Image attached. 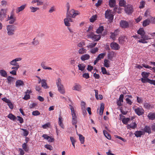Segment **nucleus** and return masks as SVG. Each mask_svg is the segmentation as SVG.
<instances>
[{
	"label": "nucleus",
	"mask_w": 155,
	"mask_h": 155,
	"mask_svg": "<svg viewBox=\"0 0 155 155\" xmlns=\"http://www.w3.org/2000/svg\"><path fill=\"white\" fill-rule=\"evenodd\" d=\"M142 39H145L146 40H148L150 39H151L150 38L148 35H146V34L144 35H143V36L142 37Z\"/></svg>",
	"instance_id": "338daca9"
},
{
	"label": "nucleus",
	"mask_w": 155,
	"mask_h": 155,
	"mask_svg": "<svg viewBox=\"0 0 155 155\" xmlns=\"http://www.w3.org/2000/svg\"><path fill=\"white\" fill-rule=\"evenodd\" d=\"M143 106L144 107L147 109H149L151 107V105L147 103H145L143 104Z\"/></svg>",
	"instance_id": "603ef678"
},
{
	"label": "nucleus",
	"mask_w": 155,
	"mask_h": 155,
	"mask_svg": "<svg viewBox=\"0 0 155 155\" xmlns=\"http://www.w3.org/2000/svg\"><path fill=\"white\" fill-rule=\"evenodd\" d=\"M30 8L31 9V12H35L39 9L38 7H34L32 6H31Z\"/></svg>",
	"instance_id": "a18cd8bd"
},
{
	"label": "nucleus",
	"mask_w": 155,
	"mask_h": 155,
	"mask_svg": "<svg viewBox=\"0 0 155 155\" xmlns=\"http://www.w3.org/2000/svg\"><path fill=\"white\" fill-rule=\"evenodd\" d=\"M119 41V43L121 44L124 43L125 41V36H121L119 37L118 38Z\"/></svg>",
	"instance_id": "ea45409f"
},
{
	"label": "nucleus",
	"mask_w": 155,
	"mask_h": 155,
	"mask_svg": "<svg viewBox=\"0 0 155 155\" xmlns=\"http://www.w3.org/2000/svg\"><path fill=\"white\" fill-rule=\"evenodd\" d=\"M126 2L124 0H119V5L120 6L125 7L126 5Z\"/></svg>",
	"instance_id": "7c9ffc66"
},
{
	"label": "nucleus",
	"mask_w": 155,
	"mask_h": 155,
	"mask_svg": "<svg viewBox=\"0 0 155 155\" xmlns=\"http://www.w3.org/2000/svg\"><path fill=\"white\" fill-rule=\"evenodd\" d=\"M81 87L80 85L78 84H75V85L74 86L73 88V90L75 91H79Z\"/></svg>",
	"instance_id": "5701e85b"
},
{
	"label": "nucleus",
	"mask_w": 155,
	"mask_h": 155,
	"mask_svg": "<svg viewBox=\"0 0 155 155\" xmlns=\"http://www.w3.org/2000/svg\"><path fill=\"white\" fill-rule=\"evenodd\" d=\"M104 30V27L102 26H100L96 30V32L97 34H99L102 33Z\"/></svg>",
	"instance_id": "f3484780"
},
{
	"label": "nucleus",
	"mask_w": 155,
	"mask_h": 155,
	"mask_svg": "<svg viewBox=\"0 0 155 155\" xmlns=\"http://www.w3.org/2000/svg\"><path fill=\"white\" fill-rule=\"evenodd\" d=\"M17 117L18 118L17 120L19 121L20 123L22 124L24 122V120L22 117L19 116H17Z\"/></svg>",
	"instance_id": "13d9d810"
},
{
	"label": "nucleus",
	"mask_w": 155,
	"mask_h": 155,
	"mask_svg": "<svg viewBox=\"0 0 155 155\" xmlns=\"http://www.w3.org/2000/svg\"><path fill=\"white\" fill-rule=\"evenodd\" d=\"M103 133L106 138H107L108 140L111 139V136L107 131L105 130H103Z\"/></svg>",
	"instance_id": "a878e982"
},
{
	"label": "nucleus",
	"mask_w": 155,
	"mask_h": 155,
	"mask_svg": "<svg viewBox=\"0 0 155 155\" xmlns=\"http://www.w3.org/2000/svg\"><path fill=\"white\" fill-rule=\"evenodd\" d=\"M45 148L50 150H53V147L50 145L46 144L45 145Z\"/></svg>",
	"instance_id": "6e6d98bb"
},
{
	"label": "nucleus",
	"mask_w": 155,
	"mask_h": 155,
	"mask_svg": "<svg viewBox=\"0 0 155 155\" xmlns=\"http://www.w3.org/2000/svg\"><path fill=\"white\" fill-rule=\"evenodd\" d=\"M143 131L144 132L147 133L149 134H150L151 133V128L150 127L146 126L144 127Z\"/></svg>",
	"instance_id": "aec40b11"
},
{
	"label": "nucleus",
	"mask_w": 155,
	"mask_h": 155,
	"mask_svg": "<svg viewBox=\"0 0 155 155\" xmlns=\"http://www.w3.org/2000/svg\"><path fill=\"white\" fill-rule=\"evenodd\" d=\"M6 10L2 9L0 12V20L2 21L6 17Z\"/></svg>",
	"instance_id": "0eeeda50"
},
{
	"label": "nucleus",
	"mask_w": 155,
	"mask_h": 155,
	"mask_svg": "<svg viewBox=\"0 0 155 155\" xmlns=\"http://www.w3.org/2000/svg\"><path fill=\"white\" fill-rule=\"evenodd\" d=\"M145 5V2L143 1H141L140 2V5L139 8L140 9L143 8L144 7Z\"/></svg>",
	"instance_id": "5fc2aeb1"
},
{
	"label": "nucleus",
	"mask_w": 155,
	"mask_h": 155,
	"mask_svg": "<svg viewBox=\"0 0 155 155\" xmlns=\"http://www.w3.org/2000/svg\"><path fill=\"white\" fill-rule=\"evenodd\" d=\"M130 118H124L122 120V123L124 124H127L128 122L130 120Z\"/></svg>",
	"instance_id": "a19ab883"
},
{
	"label": "nucleus",
	"mask_w": 155,
	"mask_h": 155,
	"mask_svg": "<svg viewBox=\"0 0 155 155\" xmlns=\"http://www.w3.org/2000/svg\"><path fill=\"white\" fill-rule=\"evenodd\" d=\"M110 46L111 48L113 50H118L120 48L119 45L114 42L111 43L110 44Z\"/></svg>",
	"instance_id": "6e6552de"
},
{
	"label": "nucleus",
	"mask_w": 155,
	"mask_h": 155,
	"mask_svg": "<svg viewBox=\"0 0 155 155\" xmlns=\"http://www.w3.org/2000/svg\"><path fill=\"white\" fill-rule=\"evenodd\" d=\"M40 113L38 110H35L32 112V114L34 116H37L39 115Z\"/></svg>",
	"instance_id": "680f3d73"
},
{
	"label": "nucleus",
	"mask_w": 155,
	"mask_h": 155,
	"mask_svg": "<svg viewBox=\"0 0 155 155\" xmlns=\"http://www.w3.org/2000/svg\"><path fill=\"white\" fill-rule=\"evenodd\" d=\"M144 133L141 131H135L134 134L137 137H140L142 135H144Z\"/></svg>",
	"instance_id": "2eb2a0df"
},
{
	"label": "nucleus",
	"mask_w": 155,
	"mask_h": 155,
	"mask_svg": "<svg viewBox=\"0 0 155 155\" xmlns=\"http://www.w3.org/2000/svg\"><path fill=\"white\" fill-rule=\"evenodd\" d=\"M97 44V43L93 42L90 44V45L87 46V47L90 48H92L94 47Z\"/></svg>",
	"instance_id": "49530a36"
},
{
	"label": "nucleus",
	"mask_w": 155,
	"mask_h": 155,
	"mask_svg": "<svg viewBox=\"0 0 155 155\" xmlns=\"http://www.w3.org/2000/svg\"><path fill=\"white\" fill-rule=\"evenodd\" d=\"M82 76L86 79H88L90 78L89 74L87 73H84L82 75Z\"/></svg>",
	"instance_id": "052dcab7"
},
{
	"label": "nucleus",
	"mask_w": 155,
	"mask_h": 155,
	"mask_svg": "<svg viewBox=\"0 0 155 155\" xmlns=\"http://www.w3.org/2000/svg\"><path fill=\"white\" fill-rule=\"evenodd\" d=\"M97 18V17L96 15H93L90 19V21L91 22H94L96 20Z\"/></svg>",
	"instance_id": "de8ad7c7"
},
{
	"label": "nucleus",
	"mask_w": 155,
	"mask_h": 155,
	"mask_svg": "<svg viewBox=\"0 0 155 155\" xmlns=\"http://www.w3.org/2000/svg\"><path fill=\"white\" fill-rule=\"evenodd\" d=\"M150 74V73L149 72L143 71L141 73V74L143 77L142 78H148Z\"/></svg>",
	"instance_id": "cd10ccee"
},
{
	"label": "nucleus",
	"mask_w": 155,
	"mask_h": 155,
	"mask_svg": "<svg viewBox=\"0 0 155 155\" xmlns=\"http://www.w3.org/2000/svg\"><path fill=\"white\" fill-rule=\"evenodd\" d=\"M147 117L149 120H153L155 119V113L150 112L148 114Z\"/></svg>",
	"instance_id": "4468645a"
},
{
	"label": "nucleus",
	"mask_w": 155,
	"mask_h": 155,
	"mask_svg": "<svg viewBox=\"0 0 155 155\" xmlns=\"http://www.w3.org/2000/svg\"><path fill=\"white\" fill-rule=\"evenodd\" d=\"M24 85L23 81L21 80H18L16 81L15 85L17 87Z\"/></svg>",
	"instance_id": "b1692460"
},
{
	"label": "nucleus",
	"mask_w": 155,
	"mask_h": 155,
	"mask_svg": "<svg viewBox=\"0 0 155 155\" xmlns=\"http://www.w3.org/2000/svg\"><path fill=\"white\" fill-rule=\"evenodd\" d=\"M10 64L11 65L14 66H17V65H19L18 63L17 62L15 61V60L14 59L12 60L10 62Z\"/></svg>",
	"instance_id": "8fccbe9b"
},
{
	"label": "nucleus",
	"mask_w": 155,
	"mask_h": 155,
	"mask_svg": "<svg viewBox=\"0 0 155 155\" xmlns=\"http://www.w3.org/2000/svg\"><path fill=\"white\" fill-rule=\"evenodd\" d=\"M14 18H16V17L14 16L13 12H12L10 13V16L9 17V15L8 16V20L14 19Z\"/></svg>",
	"instance_id": "3c124183"
},
{
	"label": "nucleus",
	"mask_w": 155,
	"mask_h": 155,
	"mask_svg": "<svg viewBox=\"0 0 155 155\" xmlns=\"http://www.w3.org/2000/svg\"><path fill=\"white\" fill-rule=\"evenodd\" d=\"M121 8L120 7L118 8L117 7H115L114 8V12H117L119 14L121 12Z\"/></svg>",
	"instance_id": "473e14b6"
},
{
	"label": "nucleus",
	"mask_w": 155,
	"mask_h": 155,
	"mask_svg": "<svg viewBox=\"0 0 155 155\" xmlns=\"http://www.w3.org/2000/svg\"><path fill=\"white\" fill-rule=\"evenodd\" d=\"M26 6V5H21L20 7H18L16 10V12L18 13L19 12L23 10L25 8Z\"/></svg>",
	"instance_id": "393cba45"
},
{
	"label": "nucleus",
	"mask_w": 155,
	"mask_h": 155,
	"mask_svg": "<svg viewBox=\"0 0 155 155\" xmlns=\"http://www.w3.org/2000/svg\"><path fill=\"white\" fill-rule=\"evenodd\" d=\"M105 54V53L100 54L98 55L97 57L96 58L99 61L101 59L103 58Z\"/></svg>",
	"instance_id": "f704fd0d"
},
{
	"label": "nucleus",
	"mask_w": 155,
	"mask_h": 155,
	"mask_svg": "<svg viewBox=\"0 0 155 155\" xmlns=\"http://www.w3.org/2000/svg\"><path fill=\"white\" fill-rule=\"evenodd\" d=\"M150 24L151 23L155 25V17H152L150 16V18H149Z\"/></svg>",
	"instance_id": "58836bf2"
},
{
	"label": "nucleus",
	"mask_w": 155,
	"mask_h": 155,
	"mask_svg": "<svg viewBox=\"0 0 155 155\" xmlns=\"http://www.w3.org/2000/svg\"><path fill=\"white\" fill-rule=\"evenodd\" d=\"M150 79L148 78H141V82L144 83H146L147 82L149 83V81L150 80Z\"/></svg>",
	"instance_id": "e433bc0d"
},
{
	"label": "nucleus",
	"mask_w": 155,
	"mask_h": 155,
	"mask_svg": "<svg viewBox=\"0 0 155 155\" xmlns=\"http://www.w3.org/2000/svg\"><path fill=\"white\" fill-rule=\"evenodd\" d=\"M35 38H34L33 39V41L32 42V43L33 45H37L39 44V42L37 40H35Z\"/></svg>",
	"instance_id": "e2e57ef3"
},
{
	"label": "nucleus",
	"mask_w": 155,
	"mask_h": 155,
	"mask_svg": "<svg viewBox=\"0 0 155 155\" xmlns=\"http://www.w3.org/2000/svg\"><path fill=\"white\" fill-rule=\"evenodd\" d=\"M126 101L127 104H128L130 105L132 104V102L129 98H127L126 99Z\"/></svg>",
	"instance_id": "69168bd1"
},
{
	"label": "nucleus",
	"mask_w": 155,
	"mask_h": 155,
	"mask_svg": "<svg viewBox=\"0 0 155 155\" xmlns=\"http://www.w3.org/2000/svg\"><path fill=\"white\" fill-rule=\"evenodd\" d=\"M105 16L106 18L112 20L113 19V15L112 14L110 10H107L105 11Z\"/></svg>",
	"instance_id": "39448f33"
},
{
	"label": "nucleus",
	"mask_w": 155,
	"mask_h": 155,
	"mask_svg": "<svg viewBox=\"0 0 155 155\" xmlns=\"http://www.w3.org/2000/svg\"><path fill=\"white\" fill-rule=\"evenodd\" d=\"M101 72L103 74H104L107 73V71L106 69L104 67H102L101 68Z\"/></svg>",
	"instance_id": "774afa93"
},
{
	"label": "nucleus",
	"mask_w": 155,
	"mask_h": 155,
	"mask_svg": "<svg viewBox=\"0 0 155 155\" xmlns=\"http://www.w3.org/2000/svg\"><path fill=\"white\" fill-rule=\"evenodd\" d=\"M41 86L45 89L48 88L49 87L48 86L46 82V80L45 79H42L41 82Z\"/></svg>",
	"instance_id": "ddd939ff"
},
{
	"label": "nucleus",
	"mask_w": 155,
	"mask_h": 155,
	"mask_svg": "<svg viewBox=\"0 0 155 155\" xmlns=\"http://www.w3.org/2000/svg\"><path fill=\"white\" fill-rule=\"evenodd\" d=\"M0 74L1 76L4 77H7V74L6 72L4 70H0Z\"/></svg>",
	"instance_id": "bb28decb"
},
{
	"label": "nucleus",
	"mask_w": 155,
	"mask_h": 155,
	"mask_svg": "<svg viewBox=\"0 0 155 155\" xmlns=\"http://www.w3.org/2000/svg\"><path fill=\"white\" fill-rule=\"evenodd\" d=\"M58 124L62 128H64V126L63 124L62 123V117L61 116L58 118Z\"/></svg>",
	"instance_id": "2f4dec72"
},
{
	"label": "nucleus",
	"mask_w": 155,
	"mask_h": 155,
	"mask_svg": "<svg viewBox=\"0 0 155 155\" xmlns=\"http://www.w3.org/2000/svg\"><path fill=\"white\" fill-rule=\"evenodd\" d=\"M98 50V48H95L91 49L90 51V52L93 54L95 53L96 52H97Z\"/></svg>",
	"instance_id": "864d4df0"
},
{
	"label": "nucleus",
	"mask_w": 155,
	"mask_h": 155,
	"mask_svg": "<svg viewBox=\"0 0 155 155\" xmlns=\"http://www.w3.org/2000/svg\"><path fill=\"white\" fill-rule=\"evenodd\" d=\"M16 27L14 25H8L7 27V34L9 35H12L14 34Z\"/></svg>",
	"instance_id": "7ed1b4c3"
},
{
	"label": "nucleus",
	"mask_w": 155,
	"mask_h": 155,
	"mask_svg": "<svg viewBox=\"0 0 155 155\" xmlns=\"http://www.w3.org/2000/svg\"><path fill=\"white\" fill-rule=\"evenodd\" d=\"M71 17H72V16L71 15V14L70 13V12H67V18H65L67 19V20L69 22H72V20L71 18Z\"/></svg>",
	"instance_id": "4c0bfd02"
},
{
	"label": "nucleus",
	"mask_w": 155,
	"mask_h": 155,
	"mask_svg": "<svg viewBox=\"0 0 155 155\" xmlns=\"http://www.w3.org/2000/svg\"><path fill=\"white\" fill-rule=\"evenodd\" d=\"M69 106L70 107V109L71 110V115L72 116V117H77V116L76 114V113L74 111V108L71 105H69Z\"/></svg>",
	"instance_id": "4be33fe9"
},
{
	"label": "nucleus",
	"mask_w": 155,
	"mask_h": 155,
	"mask_svg": "<svg viewBox=\"0 0 155 155\" xmlns=\"http://www.w3.org/2000/svg\"><path fill=\"white\" fill-rule=\"evenodd\" d=\"M90 58V56L88 54H85L82 55L81 57V59L83 61L89 59Z\"/></svg>",
	"instance_id": "9b49d317"
},
{
	"label": "nucleus",
	"mask_w": 155,
	"mask_h": 155,
	"mask_svg": "<svg viewBox=\"0 0 155 155\" xmlns=\"http://www.w3.org/2000/svg\"><path fill=\"white\" fill-rule=\"evenodd\" d=\"M110 61L107 59H105L104 61V66L106 68L110 67L109 63Z\"/></svg>",
	"instance_id": "72a5a7b5"
},
{
	"label": "nucleus",
	"mask_w": 155,
	"mask_h": 155,
	"mask_svg": "<svg viewBox=\"0 0 155 155\" xmlns=\"http://www.w3.org/2000/svg\"><path fill=\"white\" fill-rule=\"evenodd\" d=\"M104 108V106L103 103L101 104L100 106V114L102 115L103 114V111Z\"/></svg>",
	"instance_id": "c756f323"
},
{
	"label": "nucleus",
	"mask_w": 155,
	"mask_h": 155,
	"mask_svg": "<svg viewBox=\"0 0 155 155\" xmlns=\"http://www.w3.org/2000/svg\"><path fill=\"white\" fill-rule=\"evenodd\" d=\"M22 147L24 150L27 152L28 151V148L27 146L26 143H24L22 145Z\"/></svg>",
	"instance_id": "c03bdc74"
},
{
	"label": "nucleus",
	"mask_w": 155,
	"mask_h": 155,
	"mask_svg": "<svg viewBox=\"0 0 155 155\" xmlns=\"http://www.w3.org/2000/svg\"><path fill=\"white\" fill-rule=\"evenodd\" d=\"M114 53L113 52H111L109 53L108 54L107 57L109 59L112 60L113 56H114Z\"/></svg>",
	"instance_id": "37998d69"
},
{
	"label": "nucleus",
	"mask_w": 155,
	"mask_h": 155,
	"mask_svg": "<svg viewBox=\"0 0 155 155\" xmlns=\"http://www.w3.org/2000/svg\"><path fill=\"white\" fill-rule=\"evenodd\" d=\"M137 33L138 34L140 35L141 38L142 37H143V35L145 34V32L143 28H139L137 31Z\"/></svg>",
	"instance_id": "9d476101"
},
{
	"label": "nucleus",
	"mask_w": 155,
	"mask_h": 155,
	"mask_svg": "<svg viewBox=\"0 0 155 155\" xmlns=\"http://www.w3.org/2000/svg\"><path fill=\"white\" fill-rule=\"evenodd\" d=\"M79 137V139L81 144H83L84 142V137L81 134H79L78 135Z\"/></svg>",
	"instance_id": "c85d7f7f"
},
{
	"label": "nucleus",
	"mask_w": 155,
	"mask_h": 155,
	"mask_svg": "<svg viewBox=\"0 0 155 155\" xmlns=\"http://www.w3.org/2000/svg\"><path fill=\"white\" fill-rule=\"evenodd\" d=\"M124 7V11L127 14L131 15L134 11L133 6L130 4H128L126 5Z\"/></svg>",
	"instance_id": "20e7f679"
},
{
	"label": "nucleus",
	"mask_w": 155,
	"mask_h": 155,
	"mask_svg": "<svg viewBox=\"0 0 155 155\" xmlns=\"http://www.w3.org/2000/svg\"><path fill=\"white\" fill-rule=\"evenodd\" d=\"M102 0H98L97 1V2L95 4V6L97 7L99 6L102 4Z\"/></svg>",
	"instance_id": "0e129e2a"
},
{
	"label": "nucleus",
	"mask_w": 155,
	"mask_h": 155,
	"mask_svg": "<svg viewBox=\"0 0 155 155\" xmlns=\"http://www.w3.org/2000/svg\"><path fill=\"white\" fill-rule=\"evenodd\" d=\"M116 1L115 0H109V5L110 7H114L115 6Z\"/></svg>",
	"instance_id": "6ab92c4d"
},
{
	"label": "nucleus",
	"mask_w": 155,
	"mask_h": 155,
	"mask_svg": "<svg viewBox=\"0 0 155 155\" xmlns=\"http://www.w3.org/2000/svg\"><path fill=\"white\" fill-rule=\"evenodd\" d=\"M137 127V124L135 122H134L132 123L131 124H128L127 125V129L131 128L132 129H134Z\"/></svg>",
	"instance_id": "f8f14e48"
},
{
	"label": "nucleus",
	"mask_w": 155,
	"mask_h": 155,
	"mask_svg": "<svg viewBox=\"0 0 155 155\" xmlns=\"http://www.w3.org/2000/svg\"><path fill=\"white\" fill-rule=\"evenodd\" d=\"M78 52L80 54H83L86 52L87 50L84 48H82L79 49Z\"/></svg>",
	"instance_id": "c9c22d12"
},
{
	"label": "nucleus",
	"mask_w": 155,
	"mask_h": 155,
	"mask_svg": "<svg viewBox=\"0 0 155 155\" xmlns=\"http://www.w3.org/2000/svg\"><path fill=\"white\" fill-rule=\"evenodd\" d=\"M87 36L88 38H91L94 41H99L101 38L100 35H95L92 32H89Z\"/></svg>",
	"instance_id": "f03ea898"
},
{
	"label": "nucleus",
	"mask_w": 155,
	"mask_h": 155,
	"mask_svg": "<svg viewBox=\"0 0 155 155\" xmlns=\"http://www.w3.org/2000/svg\"><path fill=\"white\" fill-rule=\"evenodd\" d=\"M77 122V117H72V124L73 125H74V124H76Z\"/></svg>",
	"instance_id": "4d7b16f0"
},
{
	"label": "nucleus",
	"mask_w": 155,
	"mask_h": 155,
	"mask_svg": "<svg viewBox=\"0 0 155 155\" xmlns=\"http://www.w3.org/2000/svg\"><path fill=\"white\" fill-rule=\"evenodd\" d=\"M56 81L58 91L62 94L64 93L65 91L63 89V86L61 84V79L60 78H58L56 80Z\"/></svg>",
	"instance_id": "f257e3e1"
},
{
	"label": "nucleus",
	"mask_w": 155,
	"mask_h": 155,
	"mask_svg": "<svg viewBox=\"0 0 155 155\" xmlns=\"http://www.w3.org/2000/svg\"><path fill=\"white\" fill-rule=\"evenodd\" d=\"M150 24L149 18H147L144 20L143 22L142 25L143 27H145Z\"/></svg>",
	"instance_id": "a211bd4d"
},
{
	"label": "nucleus",
	"mask_w": 155,
	"mask_h": 155,
	"mask_svg": "<svg viewBox=\"0 0 155 155\" xmlns=\"http://www.w3.org/2000/svg\"><path fill=\"white\" fill-rule=\"evenodd\" d=\"M64 23L65 25L67 26H69L70 25V23H69L67 19L65 18L64 20Z\"/></svg>",
	"instance_id": "bf43d9fd"
},
{
	"label": "nucleus",
	"mask_w": 155,
	"mask_h": 155,
	"mask_svg": "<svg viewBox=\"0 0 155 155\" xmlns=\"http://www.w3.org/2000/svg\"><path fill=\"white\" fill-rule=\"evenodd\" d=\"M7 117L10 120H13V121L17 119L16 117L12 113H10L8 114L7 116Z\"/></svg>",
	"instance_id": "412c9836"
},
{
	"label": "nucleus",
	"mask_w": 155,
	"mask_h": 155,
	"mask_svg": "<svg viewBox=\"0 0 155 155\" xmlns=\"http://www.w3.org/2000/svg\"><path fill=\"white\" fill-rule=\"evenodd\" d=\"M135 113L138 116H140L144 113V110L142 108L138 107L134 109Z\"/></svg>",
	"instance_id": "1a4fd4ad"
},
{
	"label": "nucleus",
	"mask_w": 155,
	"mask_h": 155,
	"mask_svg": "<svg viewBox=\"0 0 155 155\" xmlns=\"http://www.w3.org/2000/svg\"><path fill=\"white\" fill-rule=\"evenodd\" d=\"M69 12L73 18L76 15L79 14L78 11H77L75 12L74 10H73Z\"/></svg>",
	"instance_id": "dca6fc26"
},
{
	"label": "nucleus",
	"mask_w": 155,
	"mask_h": 155,
	"mask_svg": "<svg viewBox=\"0 0 155 155\" xmlns=\"http://www.w3.org/2000/svg\"><path fill=\"white\" fill-rule=\"evenodd\" d=\"M85 67V65H84L83 64L82 65L81 64H79L78 65L79 70L81 71H83L84 70Z\"/></svg>",
	"instance_id": "79ce46f5"
},
{
	"label": "nucleus",
	"mask_w": 155,
	"mask_h": 155,
	"mask_svg": "<svg viewBox=\"0 0 155 155\" xmlns=\"http://www.w3.org/2000/svg\"><path fill=\"white\" fill-rule=\"evenodd\" d=\"M23 131V136L26 137L29 134V132L26 129H21Z\"/></svg>",
	"instance_id": "09e8293b"
},
{
	"label": "nucleus",
	"mask_w": 155,
	"mask_h": 155,
	"mask_svg": "<svg viewBox=\"0 0 155 155\" xmlns=\"http://www.w3.org/2000/svg\"><path fill=\"white\" fill-rule=\"evenodd\" d=\"M120 25L121 27L124 28H126L129 27L128 22L125 20H121L120 22Z\"/></svg>",
	"instance_id": "423d86ee"
}]
</instances>
